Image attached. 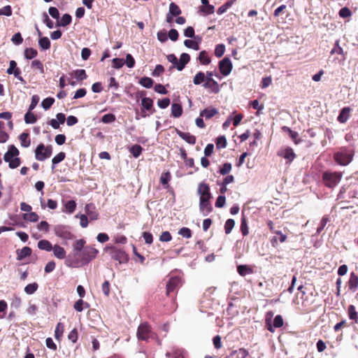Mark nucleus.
<instances>
[{
	"label": "nucleus",
	"instance_id": "obj_1",
	"mask_svg": "<svg viewBox=\"0 0 358 358\" xmlns=\"http://www.w3.org/2000/svg\"><path fill=\"white\" fill-rule=\"evenodd\" d=\"M98 254V250L91 246H86L82 252L79 255L78 258L76 260H71V255L66 260V264L69 267H78L80 265H86Z\"/></svg>",
	"mask_w": 358,
	"mask_h": 358
},
{
	"label": "nucleus",
	"instance_id": "obj_2",
	"mask_svg": "<svg viewBox=\"0 0 358 358\" xmlns=\"http://www.w3.org/2000/svg\"><path fill=\"white\" fill-rule=\"evenodd\" d=\"M353 156L354 152L352 150L342 148L340 150L334 153V159L338 164L347 166L352 162Z\"/></svg>",
	"mask_w": 358,
	"mask_h": 358
},
{
	"label": "nucleus",
	"instance_id": "obj_3",
	"mask_svg": "<svg viewBox=\"0 0 358 358\" xmlns=\"http://www.w3.org/2000/svg\"><path fill=\"white\" fill-rule=\"evenodd\" d=\"M19 150L13 145H10L8 150L5 153L3 159L8 162L10 169H15L20 165V159L17 157Z\"/></svg>",
	"mask_w": 358,
	"mask_h": 358
},
{
	"label": "nucleus",
	"instance_id": "obj_4",
	"mask_svg": "<svg viewBox=\"0 0 358 358\" xmlns=\"http://www.w3.org/2000/svg\"><path fill=\"white\" fill-rule=\"evenodd\" d=\"M343 174L341 172L325 171L322 174V180L324 185L333 188L336 187L341 181Z\"/></svg>",
	"mask_w": 358,
	"mask_h": 358
},
{
	"label": "nucleus",
	"instance_id": "obj_5",
	"mask_svg": "<svg viewBox=\"0 0 358 358\" xmlns=\"http://www.w3.org/2000/svg\"><path fill=\"white\" fill-rule=\"evenodd\" d=\"M52 153V145L45 146L44 144H39L35 150V157L38 161H44L49 158Z\"/></svg>",
	"mask_w": 358,
	"mask_h": 358
},
{
	"label": "nucleus",
	"instance_id": "obj_6",
	"mask_svg": "<svg viewBox=\"0 0 358 358\" xmlns=\"http://www.w3.org/2000/svg\"><path fill=\"white\" fill-rule=\"evenodd\" d=\"M55 234L66 241L68 240H72L74 238V235L71 232L70 228L68 226L57 224L54 227Z\"/></svg>",
	"mask_w": 358,
	"mask_h": 358
},
{
	"label": "nucleus",
	"instance_id": "obj_7",
	"mask_svg": "<svg viewBox=\"0 0 358 358\" xmlns=\"http://www.w3.org/2000/svg\"><path fill=\"white\" fill-rule=\"evenodd\" d=\"M182 285V280L179 276H171L166 283V294L169 295Z\"/></svg>",
	"mask_w": 358,
	"mask_h": 358
},
{
	"label": "nucleus",
	"instance_id": "obj_8",
	"mask_svg": "<svg viewBox=\"0 0 358 358\" xmlns=\"http://www.w3.org/2000/svg\"><path fill=\"white\" fill-rule=\"evenodd\" d=\"M151 329L147 322L142 323L138 328L137 337L139 340L147 341L151 336Z\"/></svg>",
	"mask_w": 358,
	"mask_h": 358
},
{
	"label": "nucleus",
	"instance_id": "obj_9",
	"mask_svg": "<svg viewBox=\"0 0 358 358\" xmlns=\"http://www.w3.org/2000/svg\"><path fill=\"white\" fill-rule=\"evenodd\" d=\"M85 241L84 239H79L74 242L73 244L72 253L69 254L68 257L71 255V260H76L78 258L79 255L82 252L83 249L85 248Z\"/></svg>",
	"mask_w": 358,
	"mask_h": 358
},
{
	"label": "nucleus",
	"instance_id": "obj_10",
	"mask_svg": "<svg viewBox=\"0 0 358 358\" xmlns=\"http://www.w3.org/2000/svg\"><path fill=\"white\" fill-rule=\"evenodd\" d=\"M233 66L229 57H224L219 62V69L220 73L224 76H228Z\"/></svg>",
	"mask_w": 358,
	"mask_h": 358
},
{
	"label": "nucleus",
	"instance_id": "obj_11",
	"mask_svg": "<svg viewBox=\"0 0 358 358\" xmlns=\"http://www.w3.org/2000/svg\"><path fill=\"white\" fill-rule=\"evenodd\" d=\"M207 76L206 77V82L203 84V87L205 88H209L212 90L213 92H219V85L217 81H215L213 78V72L211 71H207L206 73Z\"/></svg>",
	"mask_w": 358,
	"mask_h": 358
},
{
	"label": "nucleus",
	"instance_id": "obj_12",
	"mask_svg": "<svg viewBox=\"0 0 358 358\" xmlns=\"http://www.w3.org/2000/svg\"><path fill=\"white\" fill-rule=\"evenodd\" d=\"M208 198H199V210L203 216H207L213 210Z\"/></svg>",
	"mask_w": 358,
	"mask_h": 358
},
{
	"label": "nucleus",
	"instance_id": "obj_13",
	"mask_svg": "<svg viewBox=\"0 0 358 358\" xmlns=\"http://www.w3.org/2000/svg\"><path fill=\"white\" fill-rule=\"evenodd\" d=\"M278 155L287 159L288 163L292 162L296 157V155L294 152L293 149L289 147L282 148L280 150H279L278 152Z\"/></svg>",
	"mask_w": 358,
	"mask_h": 358
},
{
	"label": "nucleus",
	"instance_id": "obj_14",
	"mask_svg": "<svg viewBox=\"0 0 358 358\" xmlns=\"http://www.w3.org/2000/svg\"><path fill=\"white\" fill-rule=\"evenodd\" d=\"M141 105L143 108L141 109V117H145L148 115L145 113V110L155 112L153 108V101L150 98H143L141 99Z\"/></svg>",
	"mask_w": 358,
	"mask_h": 358
},
{
	"label": "nucleus",
	"instance_id": "obj_15",
	"mask_svg": "<svg viewBox=\"0 0 358 358\" xmlns=\"http://www.w3.org/2000/svg\"><path fill=\"white\" fill-rule=\"evenodd\" d=\"M112 258L118 261L120 264L126 263L128 261V256L124 251L115 250L112 252Z\"/></svg>",
	"mask_w": 358,
	"mask_h": 358
},
{
	"label": "nucleus",
	"instance_id": "obj_16",
	"mask_svg": "<svg viewBox=\"0 0 358 358\" xmlns=\"http://www.w3.org/2000/svg\"><path fill=\"white\" fill-rule=\"evenodd\" d=\"M198 194L200 198H211L209 185L204 182H201L198 187Z\"/></svg>",
	"mask_w": 358,
	"mask_h": 358
},
{
	"label": "nucleus",
	"instance_id": "obj_17",
	"mask_svg": "<svg viewBox=\"0 0 358 358\" xmlns=\"http://www.w3.org/2000/svg\"><path fill=\"white\" fill-rule=\"evenodd\" d=\"M216 114H218V110L213 107H208L200 112V116L205 118V120H209Z\"/></svg>",
	"mask_w": 358,
	"mask_h": 358
},
{
	"label": "nucleus",
	"instance_id": "obj_18",
	"mask_svg": "<svg viewBox=\"0 0 358 358\" xmlns=\"http://www.w3.org/2000/svg\"><path fill=\"white\" fill-rule=\"evenodd\" d=\"M85 210L91 220L98 219L99 214L95 211V207L92 203H88L85 207Z\"/></svg>",
	"mask_w": 358,
	"mask_h": 358
},
{
	"label": "nucleus",
	"instance_id": "obj_19",
	"mask_svg": "<svg viewBox=\"0 0 358 358\" xmlns=\"http://www.w3.org/2000/svg\"><path fill=\"white\" fill-rule=\"evenodd\" d=\"M351 109L349 107H344L340 111L337 120L341 123H345L350 117Z\"/></svg>",
	"mask_w": 358,
	"mask_h": 358
},
{
	"label": "nucleus",
	"instance_id": "obj_20",
	"mask_svg": "<svg viewBox=\"0 0 358 358\" xmlns=\"http://www.w3.org/2000/svg\"><path fill=\"white\" fill-rule=\"evenodd\" d=\"M177 134L189 144L194 145L196 143L195 136L188 132L177 130Z\"/></svg>",
	"mask_w": 358,
	"mask_h": 358
},
{
	"label": "nucleus",
	"instance_id": "obj_21",
	"mask_svg": "<svg viewBox=\"0 0 358 358\" xmlns=\"http://www.w3.org/2000/svg\"><path fill=\"white\" fill-rule=\"evenodd\" d=\"M348 283L349 289L352 292H355L358 287V275L352 272Z\"/></svg>",
	"mask_w": 358,
	"mask_h": 358
},
{
	"label": "nucleus",
	"instance_id": "obj_22",
	"mask_svg": "<svg viewBox=\"0 0 358 358\" xmlns=\"http://www.w3.org/2000/svg\"><path fill=\"white\" fill-rule=\"evenodd\" d=\"M189 55L187 53H182L178 60V65L176 66V69L180 71L183 70L185 65L189 62Z\"/></svg>",
	"mask_w": 358,
	"mask_h": 358
},
{
	"label": "nucleus",
	"instance_id": "obj_23",
	"mask_svg": "<svg viewBox=\"0 0 358 358\" xmlns=\"http://www.w3.org/2000/svg\"><path fill=\"white\" fill-rule=\"evenodd\" d=\"M52 250L53 251V254L55 257L59 259H63L66 257V251L60 245H55Z\"/></svg>",
	"mask_w": 358,
	"mask_h": 358
},
{
	"label": "nucleus",
	"instance_id": "obj_24",
	"mask_svg": "<svg viewBox=\"0 0 358 358\" xmlns=\"http://www.w3.org/2000/svg\"><path fill=\"white\" fill-rule=\"evenodd\" d=\"M38 248L40 250H45L48 252L51 251L53 249L52 243L48 240H41L38 242Z\"/></svg>",
	"mask_w": 358,
	"mask_h": 358
},
{
	"label": "nucleus",
	"instance_id": "obj_25",
	"mask_svg": "<svg viewBox=\"0 0 358 358\" xmlns=\"http://www.w3.org/2000/svg\"><path fill=\"white\" fill-rule=\"evenodd\" d=\"M197 38H198V41L190 40V39L185 40L184 41V45L188 48H192L195 50H199L200 48H199V42L201 41V38L200 37H197Z\"/></svg>",
	"mask_w": 358,
	"mask_h": 358
},
{
	"label": "nucleus",
	"instance_id": "obj_26",
	"mask_svg": "<svg viewBox=\"0 0 358 358\" xmlns=\"http://www.w3.org/2000/svg\"><path fill=\"white\" fill-rule=\"evenodd\" d=\"M182 108L180 104L174 103L171 106V115L174 117H179L182 115Z\"/></svg>",
	"mask_w": 358,
	"mask_h": 358
},
{
	"label": "nucleus",
	"instance_id": "obj_27",
	"mask_svg": "<svg viewBox=\"0 0 358 358\" xmlns=\"http://www.w3.org/2000/svg\"><path fill=\"white\" fill-rule=\"evenodd\" d=\"M31 249L29 247H24L21 250L17 251V259L22 260L31 255Z\"/></svg>",
	"mask_w": 358,
	"mask_h": 358
},
{
	"label": "nucleus",
	"instance_id": "obj_28",
	"mask_svg": "<svg viewBox=\"0 0 358 358\" xmlns=\"http://www.w3.org/2000/svg\"><path fill=\"white\" fill-rule=\"evenodd\" d=\"M198 59L203 65H208L210 62V58L208 57V52L206 50L200 52Z\"/></svg>",
	"mask_w": 358,
	"mask_h": 358
},
{
	"label": "nucleus",
	"instance_id": "obj_29",
	"mask_svg": "<svg viewBox=\"0 0 358 358\" xmlns=\"http://www.w3.org/2000/svg\"><path fill=\"white\" fill-rule=\"evenodd\" d=\"M237 271L241 275L245 276L248 274L252 273L253 270L247 265H239L237 267Z\"/></svg>",
	"mask_w": 358,
	"mask_h": 358
},
{
	"label": "nucleus",
	"instance_id": "obj_30",
	"mask_svg": "<svg viewBox=\"0 0 358 358\" xmlns=\"http://www.w3.org/2000/svg\"><path fill=\"white\" fill-rule=\"evenodd\" d=\"M348 317L350 320H354L356 323L358 321V314L356 311L355 307L353 305H350L348 308Z\"/></svg>",
	"mask_w": 358,
	"mask_h": 358
},
{
	"label": "nucleus",
	"instance_id": "obj_31",
	"mask_svg": "<svg viewBox=\"0 0 358 358\" xmlns=\"http://www.w3.org/2000/svg\"><path fill=\"white\" fill-rule=\"evenodd\" d=\"M64 207L65 210H64L63 211L71 214L76 210V203L73 200H70L64 204Z\"/></svg>",
	"mask_w": 358,
	"mask_h": 358
},
{
	"label": "nucleus",
	"instance_id": "obj_32",
	"mask_svg": "<svg viewBox=\"0 0 358 358\" xmlns=\"http://www.w3.org/2000/svg\"><path fill=\"white\" fill-rule=\"evenodd\" d=\"M22 217L24 220H27V221H29L31 222H36L38 220V218H39L38 214H36L34 212H31V211L28 213L23 214Z\"/></svg>",
	"mask_w": 358,
	"mask_h": 358
},
{
	"label": "nucleus",
	"instance_id": "obj_33",
	"mask_svg": "<svg viewBox=\"0 0 358 358\" xmlns=\"http://www.w3.org/2000/svg\"><path fill=\"white\" fill-rule=\"evenodd\" d=\"M166 356H171L173 358H185L186 352L182 349L175 350L172 353L167 352Z\"/></svg>",
	"mask_w": 358,
	"mask_h": 358
},
{
	"label": "nucleus",
	"instance_id": "obj_34",
	"mask_svg": "<svg viewBox=\"0 0 358 358\" xmlns=\"http://www.w3.org/2000/svg\"><path fill=\"white\" fill-rule=\"evenodd\" d=\"M38 45L42 50H48L50 47V41L46 36L41 37L38 40Z\"/></svg>",
	"mask_w": 358,
	"mask_h": 358
},
{
	"label": "nucleus",
	"instance_id": "obj_35",
	"mask_svg": "<svg viewBox=\"0 0 358 358\" xmlns=\"http://www.w3.org/2000/svg\"><path fill=\"white\" fill-rule=\"evenodd\" d=\"M29 134L23 132L19 136V139L21 143V145L24 148H28L30 145L31 141L28 138Z\"/></svg>",
	"mask_w": 358,
	"mask_h": 358
},
{
	"label": "nucleus",
	"instance_id": "obj_36",
	"mask_svg": "<svg viewBox=\"0 0 358 358\" xmlns=\"http://www.w3.org/2000/svg\"><path fill=\"white\" fill-rule=\"evenodd\" d=\"M138 83L143 87L149 89L152 87L153 80L149 77H143L139 80Z\"/></svg>",
	"mask_w": 358,
	"mask_h": 358
},
{
	"label": "nucleus",
	"instance_id": "obj_37",
	"mask_svg": "<svg viewBox=\"0 0 358 358\" xmlns=\"http://www.w3.org/2000/svg\"><path fill=\"white\" fill-rule=\"evenodd\" d=\"M143 151V148L140 145H132L129 148L130 153L135 157L137 158L140 156Z\"/></svg>",
	"mask_w": 358,
	"mask_h": 358
},
{
	"label": "nucleus",
	"instance_id": "obj_38",
	"mask_svg": "<svg viewBox=\"0 0 358 358\" xmlns=\"http://www.w3.org/2000/svg\"><path fill=\"white\" fill-rule=\"evenodd\" d=\"M65 157H66V154L63 152H60L57 155H55L52 159V170H53L55 169V166L56 164L62 162L65 159Z\"/></svg>",
	"mask_w": 358,
	"mask_h": 358
},
{
	"label": "nucleus",
	"instance_id": "obj_39",
	"mask_svg": "<svg viewBox=\"0 0 358 358\" xmlns=\"http://www.w3.org/2000/svg\"><path fill=\"white\" fill-rule=\"evenodd\" d=\"M73 74L78 80L82 81L87 78V74L84 69H77L73 71Z\"/></svg>",
	"mask_w": 358,
	"mask_h": 358
},
{
	"label": "nucleus",
	"instance_id": "obj_40",
	"mask_svg": "<svg viewBox=\"0 0 358 358\" xmlns=\"http://www.w3.org/2000/svg\"><path fill=\"white\" fill-rule=\"evenodd\" d=\"M241 233L243 236H247L249 233V229L246 221L245 217L243 215L241 217V227H240Z\"/></svg>",
	"mask_w": 358,
	"mask_h": 358
},
{
	"label": "nucleus",
	"instance_id": "obj_41",
	"mask_svg": "<svg viewBox=\"0 0 358 358\" xmlns=\"http://www.w3.org/2000/svg\"><path fill=\"white\" fill-rule=\"evenodd\" d=\"M169 13L176 17L180 15L181 10L175 3H171L169 5Z\"/></svg>",
	"mask_w": 358,
	"mask_h": 358
},
{
	"label": "nucleus",
	"instance_id": "obj_42",
	"mask_svg": "<svg viewBox=\"0 0 358 358\" xmlns=\"http://www.w3.org/2000/svg\"><path fill=\"white\" fill-rule=\"evenodd\" d=\"M72 20V17L69 14H64L62 15L60 22L59 23V26L66 27L71 24Z\"/></svg>",
	"mask_w": 358,
	"mask_h": 358
},
{
	"label": "nucleus",
	"instance_id": "obj_43",
	"mask_svg": "<svg viewBox=\"0 0 358 358\" xmlns=\"http://www.w3.org/2000/svg\"><path fill=\"white\" fill-rule=\"evenodd\" d=\"M205 80H206V76H205L204 73L199 71L194 77L193 83L194 85H200L201 83H202L203 81H205Z\"/></svg>",
	"mask_w": 358,
	"mask_h": 358
},
{
	"label": "nucleus",
	"instance_id": "obj_44",
	"mask_svg": "<svg viewBox=\"0 0 358 358\" xmlns=\"http://www.w3.org/2000/svg\"><path fill=\"white\" fill-rule=\"evenodd\" d=\"M38 52L34 48H26L24 50V57L27 59H31L37 56Z\"/></svg>",
	"mask_w": 358,
	"mask_h": 358
},
{
	"label": "nucleus",
	"instance_id": "obj_45",
	"mask_svg": "<svg viewBox=\"0 0 358 358\" xmlns=\"http://www.w3.org/2000/svg\"><path fill=\"white\" fill-rule=\"evenodd\" d=\"M235 226V221L233 219H228L224 224V231L229 234Z\"/></svg>",
	"mask_w": 358,
	"mask_h": 358
},
{
	"label": "nucleus",
	"instance_id": "obj_46",
	"mask_svg": "<svg viewBox=\"0 0 358 358\" xmlns=\"http://www.w3.org/2000/svg\"><path fill=\"white\" fill-rule=\"evenodd\" d=\"M38 287V284L36 282H33V283L27 285L24 287V292L27 294H32L37 290Z\"/></svg>",
	"mask_w": 358,
	"mask_h": 358
},
{
	"label": "nucleus",
	"instance_id": "obj_47",
	"mask_svg": "<svg viewBox=\"0 0 358 358\" xmlns=\"http://www.w3.org/2000/svg\"><path fill=\"white\" fill-rule=\"evenodd\" d=\"M36 120L35 115L29 110L24 115V121L27 124H34Z\"/></svg>",
	"mask_w": 358,
	"mask_h": 358
},
{
	"label": "nucleus",
	"instance_id": "obj_48",
	"mask_svg": "<svg viewBox=\"0 0 358 358\" xmlns=\"http://www.w3.org/2000/svg\"><path fill=\"white\" fill-rule=\"evenodd\" d=\"M55 102V99L52 97H48L42 101L41 106L45 109H49Z\"/></svg>",
	"mask_w": 358,
	"mask_h": 358
},
{
	"label": "nucleus",
	"instance_id": "obj_49",
	"mask_svg": "<svg viewBox=\"0 0 358 358\" xmlns=\"http://www.w3.org/2000/svg\"><path fill=\"white\" fill-rule=\"evenodd\" d=\"M115 120H116V117H115V115H113L112 113L106 114L101 117V122L104 124L112 123V122H115Z\"/></svg>",
	"mask_w": 358,
	"mask_h": 358
},
{
	"label": "nucleus",
	"instance_id": "obj_50",
	"mask_svg": "<svg viewBox=\"0 0 358 358\" xmlns=\"http://www.w3.org/2000/svg\"><path fill=\"white\" fill-rule=\"evenodd\" d=\"M64 329V325L62 323L59 322L57 324V327H56L55 331V337L56 339H59V338L62 336Z\"/></svg>",
	"mask_w": 358,
	"mask_h": 358
},
{
	"label": "nucleus",
	"instance_id": "obj_51",
	"mask_svg": "<svg viewBox=\"0 0 358 358\" xmlns=\"http://www.w3.org/2000/svg\"><path fill=\"white\" fill-rule=\"evenodd\" d=\"M225 51V46L224 44H218L215 46V55L217 57H221Z\"/></svg>",
	"mask_w": 358,
	"mask_h": 358
},
{
	"label": "nucleus",
	"instance_id": "obj_52",
	"mask_svg": "<svg viewBox=\"0 0 358 358\" xmlns=\"http://www.w3.org/2000/svg\"><path fill=\"white\" fill-rule=\"evenodd\" d=\"M227 146V139L225 136H221L217 138L216 147L217 149L224 148Z\"/></svg>",
	"mask_w": 358,
	"mask_h": 358
},
{
	"label": "nucleus",
	"instance_id": "obj_53",
	"mask_svg": "<svg viewBox=\"0 0 358 358\" xmlns=\"http://www.w3.org/2000/svg\"><path fill=\"white\" fill-rule=\"evenodd\" d=\"M330 221L329 217L328 215L324 216L320 222V226L317 227V234H319L322 232V231L324 229L325 226L327 225V222Z\"/></svg>",
	"mask_w": 358,
	"mask_h": 358
},
{
	"label": "nucleus",
	"instance_id": "obj_54",
	"mask_svg": "<svg viewBox=\"0 0 358 358\" xmlns=\"http://www.w3.org/2000/svg\"><path fill=\"white\" fill-rule=\"evenodd\" d=\"M201 10L206 15L212 14L215 11V7L213 5H210L209 3L207 5H203L201 7Z\"/></svg>",
	"mask_w": 358,
	"mask_h": 358
},
{
	"label": "nucleus",
	"instance_id": "obj_55",
	"mask_svg": "<svg viewBox=\"0 0 358 358\" xmlns=\"http://www.w3.org/2000/svg\"><path fill=\"white\" fill-rule=\"evenodd\" d=\"M283 129L285 131H287L289 133L290 138L294 141V143L296 144H297L299 143L297 141V138L299 136V134L297 132L292 131V129H290L289 127H284Z\"/></svg>",
	"mask_w": 358,
	"mask_h": 358
},
{
	"label": "nucleus",
	"instance_id": "obj_56",
	"mask_svg": "<svg viewBox=\"0 0 358 358\" xmlns=\"http://www.w3.org/2000/svg\"><path fill=\"white\" fill-rule=\"evenodd\" d=\"M231 170V164L230 163H224L220 169V173L222 176L228 174Z\"/></svg>",
	"mask_w": 358,
	"mask_h": 358
},
{
	"label": "nucleus",
	"instance_id": "obj_57",
	"mask_svg": "<svg viewBox=\"0 0 358 358\" xmlns=\"http://www.w3.org/2000/svg\"><path fill=\"white\" fill-rule=\"evenodd\" d=\"M31 67L37 69L41 73H44V67L42 62L39 60H34L31 62Z\"/></svg>",
	"mask_w": 358,
	"mask_h": 358
},
{
	"label": "nucleus",
	"instance_id": "obj_58",
	"mask_svg": "<svg viewBox=\"0 0 358 358\" xmlns=\"http://www.w3.org/2000/svg\"><path fill=\"white\" fill-rule=\"evenodd\" d=\"M11 41L17 45H20L23 41L21 34L20 32L15 34L11 38Z\"/></svg>",
	"mask_w": 358,
	"mask_h": 358
},
{
	"label": "nucleus",
	"instance_id": "obj_59",
	"mask_svg": "<svg viewBox=\"0 0 358 358\" xmlns=\"http://www.w3.org/2000/svg\"><path fill=\"white\" fill-rule=\"evenodd\" d=\"M178 234H180L182 237L189 238L192 236V231L187 227H182L179 230Z\"/></svg>",
	"mask_w": 358,
	"mask_h": 358
},
{
	"label": "nucleus",
	"instance_id": "obj_60",
	"mask_svg": "<svg viewBox=\"0 0 358 358\" xmlns=\"http://www.w3.org/2000/svg\"><path fill=\"white\" fill-rule=\"evenodd\" d=\"M76 217L80 218V224L83 228H86L88 226V218L85 215H77Z\"/></svg>",
	"mask_w": 358,
	"mask_h": 358
},
{
	"label": "nucleus",
	"instance_id": "obj_61",
	"mask_svg": "<svg viewBox=\"0 0 358 358\" xmlns=\"http://www.w3.org/2000/svg\"><path fill=\"white\" fill-rule=\"evenodd\" d=\"M157 39L162 42H166L168 39L166 31L163 29L157 32Z\"/></svg>",
	"mask_w": 358,
	"mask_h": 358
},
{
	"label": "nucleus",
	"instance_id": "obj_62",
	"mask_svg": "<svg viewBox=\"0 0 358 358\" xmlns=\"http://www.w3.org/2000/svg\"><path fill=\"white\" fill-rule=\"evenodd\" d=\"M164 72V68L161 64H157L155 69L152 73V76L154 77L159 76Z\"/></svg>",
	"mask_w": 358,
	"mask_h": 358
},
{
	"label": "nucleus",
	"instance_id": "obj_63",
	"mask_svg": "<svg viewBox=\"0 0 358 358\" xmlns=\"http://www.w3.org/2000/svg\"><path fill=\"white\" fill-rule=\"evenodd\" d=\"M172 239L171 234L166 231H163L159 236V241L162 242H169Z\"/></svg>",
	"mask_w": 358,
	"mask_h": 358
},
{
	"label": "nucleus",
	"instance_id": "obj_64",
	"mask_svg": "<svg viewBox=\"0 0 358 358\" xmlns=\"http://www.w3.org/2000/svg\"><path fill=\"white\" fill-rule=\"evenodd\" d=\"M170 104V99L169 98H164L162 99H159L157 101V105L160 108H166Z\"/></svg>",
	"mask_w": 358,
	"mask_h": 358
}]
</instances>
